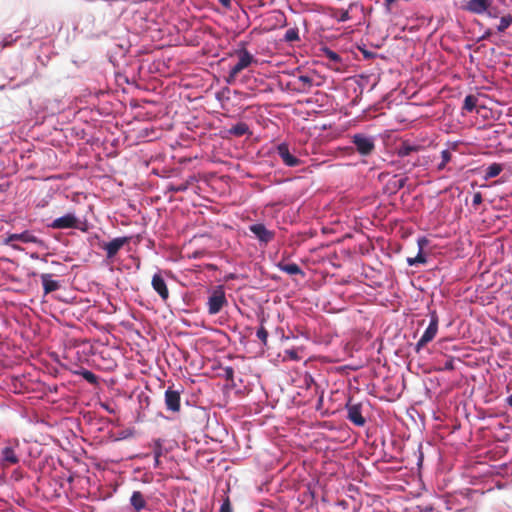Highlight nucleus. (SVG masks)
Returning <instances> with one entry per match:
<instances>
[{
    "label": "nucleus",
    "instance_id": "obj_1",
    "mask_svg": "<svg viewBox=\"0 0 512 512\" xmlns=\"http://www.w3.org/2000/svg\"><path fill=\"white\" fill-rule=\"evenodd\" d=\"M497 0H468L463 9L471 14L486 15L489 18H497L499 10L495 5Z\"/></svg>",
    "mask_w": 512,
    "mask_h": 512
},
{
    "label": "nucleus",
    "instance_id": "obj_2",
    "mask_svg": "<svg viewBox=\"0 0 512 512\" xmlns=\"http://www.w3.org/2000/svg\"><path fill=\"white\" fill-rule=\"evenodd\" d=\"M237 55L238 61L234 66L231 67L226 78V82L228 84H232L242 70L246 69L251 63L256 62L253 55L250 54V52H248L246 49L239 50Z\"/></svg>",
    "mask_w": 512,
    "mask_h": 512
},
{
    "label": "nucleus",
    "instance_id": "obj_3",
    "mask_svg": "<svg viewBox=\"0 0 512 512\" xmlns=\"http://www.w3.org/2000/svg\"><path fill=\"white\" fill-rule=\"evenodd\" d=\"M225 291L222 286L216 287L208 297L207 307L210 315L218 314L227 305Z\"/></svg>",
    "mask_w": 512,
    "mask_h": 512
},
{
    "label": "nucleus",
    "instance_id": "obj_4",
    "mask_svg": "<svg viewBox=\"0 0 512 512\" xmlns=\"http://www.w3.org/2000/svg\"><path fill=\"white\" fill-rule=\"evenodd\" d=\"M351 142L355 146L356 151L362 156L370 155L375 149V139L362 133L354 134Z\"/></svg>",
    "mask_w": 512,
    "mask_h": 512
},
{
    "label": "nucleus",
    "instance_id": "obj_5",
    "mask_svg": "<svg viewBox=\"0 0 512 512\" xmlns=\"http://www.w3.org/2000/svg\"><path fill=\"white\" fill-rule=\"evenodd\" d=\"M438 331V315L436 311L430 312V323L415 346L416 352H419L425 345L431 342Z\"/></svg>",
    "mask_w": 512,
    "mask_h": 512
},
{
    "label": "nucleus",
    "instance_id": "obj_6",
    "mask_svg": "<svg viewBox=\"0 0 512 512\" xmlns=\"http://www.w3.org/2000/svg\"><path fill=\"white\" fill-rule=\"evenodd\" d=\"M312 87V78L300 71L290 72V91L306 92Z\"/></svg>",
    "mask_w": 512,
    "mask_h": 512
},
{
    "label": "nucleus",
    "instance_id": "obj_7",
    "mask_svg": "<svg viewBox=\"0 0 512 512\" xmlns=\"http://www.w3.org/2000/svg\"><path fill=\"white\" fill-rule=\"evenodd\" d=\"M131 237L124 236L112 239L110 242H102L99 248L106 252L108 259H113L117 253L130 242Z\"/></svg>",
    "mask_w": 512,
    "mask_h": 512
},
{
    "label": "nucleus",
    "instance_id": "obj_8",
    "mask_svg": "<svg viewBox=\"0 0 512 512\" xmlns=\"http://www.w3.org/2000/svg\"><path fill=\"white\" fill-rule=\"evenodd\" d=\"M78 223L79 220L77 219V217L72 213H68L64 216H61L53 220V222L49 226L53 229H69L77 228Z\"/></svg>",
    "mask_w": 512,
    "mask_h": 512
},
{
    "label": "nucleus",
    "instance_id": "obj_9",
    "mask_svg": "<svg viewBox=\"0 0 512 512\" xmlns=\"http://www.w3.org/2000/svg\"><path fill=\"white\" fill-rule=\"evenodd\" d=\"M165 405L167 410L172 412H179L181 407L180 391L174 390L169 387L165 391Z\"/></svg>",
    "mask_w": 512,
    "mask_h": 512
},
{
    "label": "nucleus",
    "instance_id": "obj_10",
    "mask_svg": "<svg viewBox=\"0 0 512 512\" xmlns=\"http://www.w3.org/2000/svg\"><path fill=\"white\" fill-rule=\"evenodd\" d=\"M347 418L356 426H363L365 424V418L362 416L360 404H348L347 405Z\"/></svg>",
    "mask_w": 512,
    "mask_h": 512
},
{
    "label": "nucleus",
    "instance_id": "obj_11",
    "mask_svg": "<svg viewBox=\"0 0 512 512\" xmlns=\"http://www.w3.org/2000/svg\"><path fill=\"white\" fill-rule=\"evenodd\" d=\"M151 284L153 289L158 293L162 300L166 301L169 298V290L161 274H154Z\"/></svg>",
    "mask_w": 512,
    "mask_h": 512
},
{
    "label": "nucleus",
    "instance_id": "obj_12",
    "mask_svg": "<svg viewBox=\"0 0 512 512\" xmlns=\"http://www.w3.org/2000/svg\"><path fill=\"white\" fill-rule=\"evenodd\" d=\"M249 230L258 238L260 241L267 243L273 238V233L269 231L264 224L256 223L249 227Z\"/></svg>",
    "mask_w": 512,
    "mask_h": 512
},
{
    "label": "nucleus",
    "instance_id": "obj_13",
    "mask_svg": "<svg viewBox=\"0 0 512 512\" xmlns=\"http://www.w3.org/2000/svg\"><path fill=\"white\" fill-rule=\"evenodd\" d=\"M12 241H21L23 243H39L40 242V240L29 231H24L22 233L10 234L7 237L6 243H10Z\"/></svg>",
    "mask_w": 512,
    "mask_h": 512
},
{
    "label": "nucleus",
    "instance_id": "obj_14",
    "mask_svg": "<svg viewBox=\"0 0 512 512\" xmlns=\"http://www.w3.org/2000/svg\"><path fill=\"white\" fill-rule=\"evenodd\" d=\"M41 282L43 286V290L45 294H49L54 292L60 288V284L58 281L52 279V275L48 273H44L41 275Z\"/></svg>",
    "mask_w": 512,
    "mask_h": 512
},
{
    "label": "nucleus",
    "instance_id": "obj_15",
    "mask_svg": "<svg viewBox=\"0 0 512 512\" xmlns=\"http://www.w3.org/2000/svg\"><path fill=\"white\" fill-rule=\"evenodd\" d=\"M130 504L136 512H139L146 507V500L140 491H134L130 498Z\"/></svg>",
    "mask_w": 512,
    "mask_h": 512
},
{
    "label": "nucleus",
    "instance_id": "obj_16",
    "mask_svg": "<svg viewBox=\"0 0 512 512\" xmlns=\"http://www.w3.org/2000/svg\"><path fill=\"white\" fill-rule=\"evenodd\" d=\"M228 132L233 136L241 137L249 133V126L245 122H238Z\"/></svg>",
    "mask_w": 512,
    "mask_h": 512
},
{
    "label": "nucleus",
    "instance_id": "obj_17",
    "mask_svg": "<svg viewBox=\"0 0 512 512\" xmlns=\"http://www.w3.org/2000/svg\"><path fill=\"white\" fill-rule=\"evenodd\" d=\"M503 170L502 165L499 163H492L485 170L484 179L488 180L497 177Z\"/></svg>",
    "mask_w": 512,
    "mask_h": 512
},
{
    "label": "nucleus",
    "instance_id": "obj_18",
    "mask_svg": "<svg viewBox=\"0 0 512 512\" xmlns=\"http://www.w3.org/2000/svg\"><path fill=\"white\" fill-rule=\"evenodd\" d=\"M2 456L9 464H16L19 461L14 449L11 447H5L2 451Z\"/></svg>",
    "mask_w": 512,
    "mask_h": 512
},
{
    "label": "nucleus",
    "instance_id": "obj_19",
    "mask_svg": "<svg viewBox=\"0 0 512 512\" xmlns=\"http://www.w3.org/2000/svg\"><path fill=\"white\" fill-rule=\"evenodd\" d=\"M512 24V15L511 14H506V15H503L501 18H500V22L497 26V31L499 33H503L506 29H508Z\"/></svg>",
    "mask_w": 512,
    "mask_h": 512
},
{
    "label": "nucleus",
    "instance_id": "obj_20",
    "mask_svg": "<svg viewBox=\"0 0 512 512\" xmlns=\"http://www.w3.org/2000/svg\"><path fill=\"white\" fill-rule=\"evenodd\" d=\"M418 147L411 145L407 142L402 143V145L398 148V156L406 157L410 155L412 152L417 151Z\"/></svg>",
    "mask_w": 512,
    "mask_h": 512
},
{
    "label": "nucleus",
    "instance_id": "obj_21",
    "mask_svg": "<svg viewBox=\"0 0 512 512\" xmlns=\"http://www.w3.org/2000/svg\"><path fill=\"white\" fill-rule=\"evenodd\" d=\"M478 98L474 95H467L464 99L463 109L472 112L477 105Z\"/></svg>",
    "mask_w": 512,
    "mask_h": 512
},
{
    "label": "nucleus",
    "instance_id": "obj_22",
    "mask_svg": "<svg viewBox=\"0 0 512 512\" xmlns=\"http://www.w3.org/2000/svg\"><path fill=\"white\" fill-rule=\"evenodd\" d=\"M426 242L427 240L425 238H421L418 240V245L420 249L416 257H414V260L415 262H417V264H424L427 261L425 255L422 253V245L425 244Z\"/></svg>",
    "mask_w": 512,
    "mask_h": 512
},
{
    "label": "nucleus",
    "instance_id": "obj_23",
    "mask_svg": "<svg viewBox=\"0 0 512 512\" xmlns=\"http://www.w3.org/2000/svg\"><path fill=\"white\" fill-rule=\"evenodd\" d=\"M154 458H160L163 455V444L161 439L153 440Z\"/></svg>",
    "mask_w": 512,
    "mask_h": 512
},
{
    "label": "nucleus",
    "instance_id": "obj_24",
    "mask_svg": "<svg viewBox=\"0 0 512 512\" xmlns=\"http://www.w3.org/2000/svg\"><path fill=\"white\" fill-rule=\"evenodd\" d=\"M441 162L438 165L439 170H443L446 164L451 160V153L448 150H443L441 152Z\"/></svg>",
    "mask_w": 512,
    "mask_h": 512
},
{
    "label": "nucleus",
    "instance_id": "obj_25",
    "mask_svg": "<svg viewBox=\"0 0 512 512\" xmlns=\"http://www.w3.org/2000/svg\"><path fill=\"white\" fill-rule=\"evenodd\" d=\"M278 153L282 158L283 162L288 165V144L282 143L278 147Z\"/></svg>",
    "mask_w": 512,
    "mask_h": 512
},
{
    "label": "nucleus",
    "instance_id": "obj_26",
    "mask_svg": "<svg viewBox=\"0 0 512 512\" xmlns=\"http://www.w3.org/2000/svg\"><path fill=\"white\" fill-rule=\"evenodd\" d=\"M324 53L326 55V57L331 61V62H334V63H340L341 62V57L338 55V53L330 50V49H325L324 50Z\"/></svg>",
    "mask_w": 512,
    "mask_h": 512
},
{
    "label": "nucleus",
    "instance_id": "obj_27",
    "mask_svg": "<svg viewBox=\"0 0 512 512\" xmlns=\"http://www.w3.org/2000/svg\"><path fill=\"white\" fill-rule=\"evenodd\" d=\"M406 181H407L406 177L395 178L393 181H391V185H392L393 189L400 190L405 186Z\"/></svg>",
    "mask_w": 512,
    "mask_h": 512
},
{
    "label": "nucleus",
    "instance_id": "obj_28",
    "mask_svg": "<svg viewBox=\"0 0 512 512\" xmlns=\"http://www.w3.org/2000/svg\"><path fill=\"white\" fill-rule=\"evenodd\" d=\"M82 376L86 381H88L91 384L97 383V376L89 370H84L82 372Z\"/></svg>",
    "mask_w": 512,
    "mask_h": 512
},
{
    "label": "nucleus",
    "instance_id": "obj_29",
    "mask_svg": "<svg viewBox=\"0 0 512 512\" xmlns=\"http://www.w3.org/2000/svg\"><path fill=\"white\" fill-rule=\"evenodd\" d=\"M258 339L265 345L267 343V338H268V332L267 330L261 326L258 330H257V333H256Z\"/></svg>",
    "mask_w": 512,
    "mask_h": 512
},
{
    "label": "nucleus",
    "instance_id": "obj_30",
    "mask_svg": "<svg viewBox=\"0 0 512 512\" xmlns=\"http://www.w3.org/2000/svg\"><path fill=\"white\" fill-rule=\"evenodd\" d=\"M219 512H233L230 498L228 496H226L225 499L223 500Z\"/></svg>",
    "mask_w": 512,
    "mask_h": 512
},
{
    "label": "nucleus",
    "instance_id": "obj_31",
    "mask_svg": "<svg viewBox=\"0 0 512 512\" xmlns=\"http://www.w3.org/2000/svg\"><path fill=\"white\" fill-rule=\"evenodd\" d=\"M300 275L301 278H304V273L301 271L299 266L294 263H290V276Z\"/></svg>",
    "mask_w": 512,
    "mask_h": 512
},
{
    "label": "nucleus",
    "instance_id": "obj_32",
    "mask_svg": "<svg viewBox=\"0 0 512 512\" xmlns=\"http://www.w3.org/2000/svg\"><path fill=\"white\" fill-rule=\"evenodd\" d=\"M234 376V370L232 367H226L224 369V377L226 380L232 381Z\"/></svg>",
    "mask_w": 512,
    "mask_h": 512
},
{
    "label": "nucleus",
    "instance_id": "obj_33",
    "mask_svg": "<svg viewBox=\"0 0 512 512\" xmlns=\"http://www.w3.org/2000/svg\"><path fill=\"white\" fill-rule=\"evenodd\" d=\"M482 194L480 192H476L473 195L472 203L474 206H478L482 203Z\"/></svg>",
    "mask_w": 512,
    "mask_h": 512
},
{
    "label": "nucleus",
    "instance_id": "obj_34",
    "mask_svg": "<svg viewBox=\"0 0 512 512\" xmlns=\"http://www.w3.org/2000/svg\"><path fill=\"white\" fill-rule=\"evenodd\" d=\"M349 19H350L349 11L348 10H340L339 21L345 22V21H348Z\"/></svg>",
    "mask_w": 512,
    "mask_h": 512
},
{
    "label": "nucleus",
    "instance_id": "obj_35",
    "mask_svg": "<svg viewBox=\"0 0 512 512\" xmlns=\"http://www.w3.org/2000/svg\"><path fill=\"white\" fill-rule=\"evenodd\" d=\"M454 369V362L452 359L447 360L444 364L443 370H453Z\"/></svg>",
    "mask_w": 512,
    "mask_h": 512
},
{
    "label": "nucleus",
    "instance_id": "obj_36",
    "mask_svg": "<svg viewBox=\"0 0 512 512\" xmlns=\"http://www.w3.org/2000/svg\"><path fill=\"white\" fill-rule=\"evenodd\" d=\"M299 39L298 31L294 29H290V42L296 41Z\"/></svg>",
    "mask_w": 512,
    "mask_h": 512
},
{
    "label": "nucleus",
    "instance_id": "obj_37",
    "mask_svg": "<svg viewBox=\"0 0 512 512\" xmlns=\"http://www.w3.org/2000/svg\"><path fill=\"white\" fill-rule=\"evenodd\" d=\"M186 189H187L186 185H179L177 187L172 186L170 188V190L173 191V192H181V191H185Z\"/></svg>",
    "mask_w": 512,
    "mask_h": 512
},
{
    "label": "nucleus",
    "instance_id": "obj_38",
    "mask_svg": "<svg viewBox=\"0 0 512 512\" xmlns=\"http://www.w3.org/2000/svg\"><path fill=\"white\" fill-rule=\"evenodd\" d=\"M299 162L300 161L298 158H296L295 156L290 154V167L297 166L299 164Z\"/></svg>",
    "mask_w": 512,
    "mask_h": 512
},
{
    "label": "nucleus",
    "instance_id": "obj_39",
    "mask_svg": "<svg viewBox=\"0 0 512 512\" xmlns=\"http://www.w3.org/2000/svg\"><path fill=\"white\" fill-rule=\"evenodd\" d=\"M218 1L225 8H230V6H231V0H218Z\"/></svg>",
    "mask_w": 512,
    "mask_h": 512
},
{
    "label": "nucleus",
    "instance_id": "obj_40",
    "mask_svg": "<svg viewBox=\"0 0 512 512\" xmlns=\"http://www.w3.org/2000/svg\"><path fill=\"white\" fill-rule=\"evenodd\" d=\"M493 34L491 29H487L484 34L482 35L481 39H488Z\"/></svg>",
    "mask_w": 512,
    "mask_h": 512
},
{
    "label": "nucleus",
    "instance_id": "obj_41",
    "mask_svg": "<svg viewBox=\"0 0 512 512\" xmlns=\"http://www.w3.org/2000/svg\"><path fill=\"white\" fill-rule=\"evenodd\" d=\"M280 267L283 271L288 272V263H285V259H282Z\"/></svg>",
    "mask_w": 512,
    "mask_h": 512
},
{
    "label": "nucleus",
    "instance_id": "obj_42",
    "mask_svg": "<svg viewBox=\"0 0 512 512\" xmlns=\"http://www.w3.org/2000/svg\"><path fill=\"white\" fill-rule=\"evenodd\" d=\"M289 355H290V360H297L298 359V356H297V354H296V352L294 350L290 349Z\"/></svg>",
    "mask_w": 512,
    "mask_h": 512
},
{
    "label": "nucleus",
    "instance_id": "obj_43",
    "mask_svg": "<svg viewBox=\"0 0 512 512\" xmlns=\"http://www.w3.org/2000/svg\"><path fill=\"white\" fill-rule=\"evenodd\" d=\"M407 263L409 266L417 265V262H415L414 258H408Z\"/></svg>",
    "mask_w": 512,
    "mask_h": 512
},
{
    "label": "nucleus",
    "instance_id": "obj_44",
    "mask_svg": "<svg viewBox=\"0 0 512 512\" xmlns=\"http://www.w3.org/2000/svg\"><path fill=\"white\" fill-rule=\"evenodd\" d=\"M384 1H385L386 6L390 7V5H392L396 0H384Z\"/></svg>",
    "mask_w": 512,
    "mask_h": 512
},
{
    "label": "nucleus",
    "instance_id": "obj_45",
    "mask_svg": "<svg viewBox=\"0 0 512 512\" xmlns=\"http://www.w3.org/2000/svg\"><path fill=\"white\" fill-rule=\"evenodd\" d=\"M507 403L510 407H512V394L507 397Z\"/></svg>",
    "mask_w": 512,
    "mask_h": 512
},
{
    "label": "nucleus",
    "instance_id": "obj_46",
    "mask_svg": "<svg viewBox=\"0 0 512 512\" xmlns=\"http://www.w3.org/2000/svg\"><path fill=\"white\" fill-rule=\"evenodd\" d=\"M155 460V467H159L160 465V458H154Z\"/></svg>",
    "mask_w": 512,
    "mask_h": 512
},
{
    "label": "nucleus",
    "instance_id": "obj_47",
    "mask_svg": "<svg viewBox=\"0 0 512 512\" xmlns=\"http://www.w3.org/2000/svg\"><path fill=\"white\" fill-rule=\"evenodd\" d=\"M283 38H284L285 40H288V31H286V32H285V34L283 35Z\"/></svg>",
    "mask_w": 512,
    "mask_h": 512
},
{
    "label": "nucleus",
    "instance_id": "obj_48",
    "mask_svg": "<svg viewBox=\"0 0 512 512\" xmlns=\"http://www.w3.org/2000/svg\"><path fill=\"white\" fill-rule=\"evenodd\" d=\"M106 410L109 411L110 413L112 412V410L109 409V407L105 406Z\"/></svg>",
    "mask_w": 512,
    "mask_h": 512
},
{
    "label": "nucleus",
    "instance_id": "obj_49",
    "mask_svg": "<svg viewBox=\"0 0 512 512\" xmlns=\"http://www.w3.org/2000/svg\"><path fill=\"white\" fill-rule=\"evenodd\" d=\"M292 401H293V402L298 403V402L296 401L295 397H293V398H292Z\"/></svg>",
    "mask_w": 512,
    "mask_h": 512
}]
</instances>
